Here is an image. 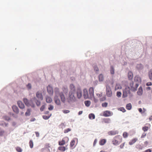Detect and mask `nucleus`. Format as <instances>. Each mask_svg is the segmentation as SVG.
I'll return each mask as SVG.
<instances>
[{
  "label": "nucleus",
  "mask_w": 152,
  "mask_h": 152,
  "mask_svg": "<svg viewBox=\"0 0 152 152\" xmlns=\"http://www.w3.org/2000/svg\"><path fill=\"white\" fill-rule=\"evenodd\" d=\"M54 101L55 103L58 105H59L61 104L60 101L58 98V96L56 95L54 97Z\"/></svg>",
  "instance_id": "13"
},
{
  "label": "nucleus",
  "mask_w": 152,
  "mask_h": 152,
  "mask_svg": "<svg viewBox=\"0 0 152 152\" xmlns=\"http://www.w3.org/2000/svg\"><path fill=\"white\" fill-rule=\"evenodd\" d=\"M152 150L150 149H148L145 151L144 152H151Z\"/></svg>",
  "instance_id": "58"
},
{
  "label": "nucleus",
  "mask_w": 152,
  "mask_h": 152,
  "mask_svg": "<svg viewBox=\"0 0 152 152\" xmlns=\"http://www.w3.org/2000/svg\"><path fill=\"white\" fill-rule=\"evenodd\" d=\"M130 92V91L129 88H125L123 91V97L124 98L128 96V94H129Z\"/></svg>",
  "instance_id": "4"
},
{
  "label": "nucleus",
  "mask_w": 152,
  "mask_h": 152,
  "mask_svg": "<svg viewBox=\"0 0 152 152\" xmlns=\"http://www.w3.org/2000/svg\"><path fill=\"white\" fill-rule=\"evenodd\" d=\"M46 102L47 103H50L52 101V99L48 96H47L46 97Z\"/></svg>",
  "instance_id": "31"
},
{
  "label": "nucleus",
  "mask_w": 152,
  "mask_h": 152,
  "mask_svg": "<svg viewBox=\"0 0 152 152\" xmlns=\"http://www.w3.org/2000/svg\"><path fill=\"white\" fill-rule=\"evenodd\" d=\"M110 72L112 75L114 74V69L113 66H111L110 68Z\"/></svg>",
  "instance_id": "39"
},
{
  "label": "nucleus",
  "mask_w": 152,
  "mask_h": 152,
  "mask_svg": "<svg viewBox=\"0 0 152 152\" xmlns=\"http://www.w3.org/2000/svg\"><path fill=\"white\" fill-rule=\"evenodd\" d=\"M111 120L109 118H104L102 120V122L106 124H109Z\"/></svg>",
  "instance_id": "21"
},
{
  "label": "nucleus",
  "mask_w": 152,
  "mask_h": 152,
  "mask_svg": "<svg viewBox=\"0 0 152 152\" xmlns=\"http://www.w3.org/2000/svg\"><path fill=\"white\" fill-rule=\"evenodd\" d=\"M128 78L129 80H132L133 77V74L131 72H129L128 73Z\"/></svg>",
  "instance_id": "27"
},
{
  "label": "nucleus",
  "mask_w": 152,
  "mask_h": 152,
  "mask_svg": "<svg viewBox=\"0 0 152 152\" xmlns=\"http://www.w3.org/2000/svg\"><path fill=\"white\" fill-rule=\"evenodd\" d=\"M94 70L95 71H98L99 70V68L98 67L96 66H95L94 67Z\"/></svg>",
  "instance_id": "52"
},
{
  "label": "nucleus",
  "mask_w": 152,
  "mask_h": 152,
  "mask_svg": "<svg viewBox=\"0 0 152 152\" xmlns=\"http://www.w3.org/2000/svg\"><path fill=\"white\" fill-rule=\"evenodd\" d=\"M36 96L39 99L42 100L43 99V97L42 93L38 92L36 93Z\"/></svg>",
  "instance_id": "14"
},
{
  "label": "nucleus",
  "mask_w": 152,
  "mask_h": 152,
  "mask_svg": "<svg viewBox=\"0 0 152 152\" xmlns=\"http://www.w3.org/2000/svg\"><path fill=\"white\" fill-rule=\"evenodd\" d=\"M97 142V140L96 139H95L94 141V143H93V145L94 146H95L96 144V143Z\"/></svg>",
  "instance_id": "61"
},
{
  "label": "nucleus",
  "mask_w": 152,
  "mask_h": 152,
  "mask_svg": "<svg viewBox=\"0 0 152 152\" xmlns=\"http://www.w3.org/2000/svg\"><path fill=\"white\" fill-rule=\"evenodd\" d=\"M137 140L138 139L137 138H133L129 142V144L130 145H132L134 144Z\"/></svg>",
  "instance_id": "16"
},
{
  "label": "nucleus",
  "mask_w": 152,
  "mask_h": 152,
  "mask_svg": "<svg viewBox=\"0 0 152 152\" xmlns=\"http://www.w3.org/2000/svg\"><path fill=\"white\" fill-rule=\"evenodd\" d=\"M122 88V86L119 83H117L115 87V90H117Z\"/></svg>",
  "instance_id": "28"
},
{
  "label": "nucleus",
  "mask_w": 152,
  "mask_h": 152,
  "mask_svg": "<svg viewBox=\"0 0 152 152\" xmlns=\"http://www.w3.org/2000/svg\"><path fill=\"white\" fill-rule=\"evenodd\" d=\"M148 76L149 79L152 80V69L150 70L148 72Z\"/></svg>",
  "instance_id": "34"
},
{
  "label": "nucleus",
  "mask_w": 152,
  "mask_h": 152,
  "mask_svg": "<svg viewBox=\"0 0 152 152\" xmlns=\"http://www.w3.org/2000/svg\"><path fill=\"white\" fill-rule=\"evenodd\" d=\"M35 102L36 103V104L37 106H39L40 104V102L38 100H36L35 101Z\"/></svg>",
  "instance_id": "51"
},
{
  "label": "nucleus",
  "mask_w": 152,
  "mask_h": 152,
  "mask_svg": "<svg viewBox=\"0 0 152 152\" xmlns=\"http://www.w3.org/2000/svg\"><path fill=\"white\" fill-rule=\"evenodd\" d=\"M115 139L118 142H121L122 141V137L119 135L116 136L114 137Z\"/></svg>",
  "instance_id": "18"
},
{
  "label": "nucleus",
  "mask_w": 152,
  "mask_h": 152,
  "mask_svg": "<svg viewBox=\"0 0 152 152\" xmlns=\"http://www.w3.org/2000/svg\"><path fill=\"white\" fill-rule=\"evenodd\" d=\"M148 144V142L147 141H146L145 142L144 144H145V146H144V147H146Z\"/></svg>",
  "instance_id": "64"
},
{
  "label": "nucleus",
  "mask_w": 152,
  "mask_h": 152,
  "mask_svg": "<svg viewBox=\"0 0 152 152\" xmlns=\"http://www.w3.org/2000/svg\"><path fill=\"white\" fill-rule=\"evenodd\" d=\"M118 131L117 130H112L108 132V134L109 135H114L118 134Z\"/></svg>",
  "instance_id": "11"
},
{
  "label": "nucleus",
  "mask_w": 152,
  "mask_h": 152,
  "mask_svg": "<svg viewBox=\"0 0 152 152\" xmlns=\"http://www.w3.org/2000/svg\"><path fill=\"white\" fill-rule=\"evenodd\" d=\"M4 133V131H0V136L2 135Z\"/></svg>",
  "instance_id": "63"
},
{
  "label": "nucleus",
  "mask_w": 152,
  "mask_h": 152,
  "mask_svg": "<svg viewBox=\"0 0 152 152\" xmlns=\"http://www.w3.org/2000/svg\"><path fill=\"white\" fill-rule=\"evenodd\" d=\"M108 105V103L107 102H104L102 103V105L103 107H107Z\"/></svg>",
  "instance_id": "47"
},
{
  "label": "nucleus",
  "mask_w": 152,
  "mask_h": 152,
  "mask_svg": "<svg viewBox=\"0 0 152 152\" xmlns=\"http://www.w3.org/2000/svg\"><path fill=\"white\" fill-rule=\"evenodd\" d=\"M146 135V134L145 133H143L142 134L141 136V138H143Z\"/></svg>",
  "instance_id": "59"
},
{
  "label": "nucleus",
  "mask_w": 152,
  "mask_h": 152,
  "mask_svg": "<svg viewBox=\"0 0 152 152\" xmlns=\"http://www.w3.org/2000/svg\"><path fill=\"white\" fill-rule=\"evenodd\" d=\"M76 94L77 97L78 99H80L82 96V91L80 88L77 89Z\"/></svg>",
  "instance_id": "8"
},
{
  "label": "nucleus",
  "mask_w": 152,
  "mask_h": 152,
  "mask_svg": "<svg viewBox=\"0 0 152 152\" xmlns=\"http://www.w3.org/2000/svg\"><path fill=\"white\" fill-rule=\"evenodd\" d=\"M106 140L105 139H103L101 140L99 142L100 145H104L106 142Z\"/></svg>",
  "instance_id": "29"
},
{
  "label": "nucleus",
  "mask_w": 152,
  "mask_h": 152,
  "mask_svg": "<svg viewBox=\"0 0 152 152\" xmlns=\"http://www.w3.org/2000/svg\"><path fill=\"white\" fill-rule=\"evenodd\" d=\"M23 101L26 105H27V106H29L30 105L28 101L26 98H23Z\"/></svg>",
  "instance_id": "32"
},
{
  "label": "nucleus",
  "mask_w": 152,
  "mask_h": 152,
  "mask_svg": "<svg viewBox=\"0 0 152 152\" xmlns=\"http://www.w3.org/2000/svg\"><path fill=\"white\" fill-rule=\"evenodd\" d=\"M123 137L124 138H126L128 136V134L126 132H124L123 134Z\"/></svg>",
  "instance_id": "44"
},
{
  "label": "nucleus",
  "mask_w": 152,
  "mask_h": 152,
  "mask_svg": "<svg viewBox=\"0 0 152 152\" xmlns=\"http://www.w3.org/2000/svg\"><path fill=\"white\" fill-rule=\"evenodd\" d=\"M76 145L75 141L74 140H72L71 141L70 144V147L71 149H73L75 148Z\"/></svg>",
  "instance_id": "12"
},
{
  "label": "nucleus",
  "mask_w": 152,
  "mask_h": 152,
  "mask_svg": "<svg viewBox=\"0 0 152 152\" xmlns=\"http://www.w3.org/2000/svg\"><path fill=\"white\" fill-rule=\"evenodd\" d=\"M125 145V142L121 144L120 146V148L121 149H122L123 148Z\"/></svg>",
  "instance_id": "56"
},
{
  "label": "nucleus",
  "mask_w": 152,
  "mask_h": 152,
  "mask_svg": "<svg viewBox=\"0 0 152 152\" xmlns=\"http://www.w3.org/2000/svg\"><path fill=\"white\" fill-rule=\"evenodd\" d=\"M59 96L61 98V101L63 103H65L66 102V98L63 92H61L59 93Z\"/></svg>",
  "instance_id": "7"
},
{
  "label": "nucleus",
  "mask_w": 152,
  "mask_h": 152,
  "mask_svg": "<svg viewBox=\"0 0 152 152\" xmlns=\"http://www.w3.org/2000/svg\"><path fill=\"white\" fill-rule=\"evenodd\" d=\"M71 131V129L70 128H68L67 129H65L64 130V132L65 133H68V132L70 131Z\"/></svg>",
  "instance_id": "48"
},
{
  "label": "nucleus",
  "mask_w": 152,
  "mask_h": 152,
  "mask_svg": "<svg viewBox=\"0 0 152 152\" xmlns=\"http://www.w3.org/2000/svg\"><path fill=\"white\" fill-rule=\"evenodd\" d=\"M134 81L135 82L140 83L141 82V80L140 77L136 76L134 78Z\"/></svg>",
  "instance_id": "20"
},
{
  "label": "nucleus",
  "mask_w": 152,
  "mask_h": 152,
  "mask_svg": "<svg viewBox=\"0 0 152 152\" xmlns=\"http://www.w3.org/2000/svg\"><path fill=\"white\" fill-rule=\"evenodd\" d=\"M67 149L64 146H60L58 148V150L61 151H64Z\"/></svg>",
  "instance_id": "25"
},
{
  "label": "nucleus",
  "mask_w": 152,
  "mask_h": 152,
  "mask_svg": "<svg viewBox=\"0 0 152 152\" xmlns=\"http://www.w3.org/2000/svg\"><path fill=\"white\" fill-rule=\"evenodd\" d=\"M47 91L49 94L50 95H52L53 94V88L52 87L50 86H48L47 87Z\"/></svg>",
  "instance_id": "9"
},
{
  "label": "nucleus",
  "mask_w": 152,
  "mask_h": 152,
  "mask_svg": "<svg viewBox=\"0 0 152 152\" xmlns=\"http://www.w3.org/2000/svg\"><path fill=\"white\" fill-rule=\"evenodd\" d=\"M146 86H150L152 85V83L151 82H148L146 83Z\"/></svg>",
  "instance_id": "60"
},
{
  "label": "nucleus",
  "mask_w": 152,
  "mask_h": 152,
  "mask_svg": "<svg viewBox=\"0 0 152 152\" xmlns=\"http://www.w3.org/2000/svg\"><path fill=\"white\" fill-rule=\"evenodd\" d=\"M121 110L123 112H124L126 111L125 109L123 107H122L121 108Z\"/></svg>",
  "instance_id": "62"
},
{
  "label": "nucleus",
  "mask_w": 152,
  "mask_h": 152,
  "mask_svg": "<svg viewBox=\"0 0 152 152\" xmlns=\"http://www.w3.org/2000/svg\"><path fill=\"white\" fill-rule=\"evenodd\" d=\"M0 125L5 126H7V124L3 121H0Z\"/></svg>",
  "instance_id": "46"
},
{
  "label": "nucleus",
  "mask_w": 152,
  "mask_h": 152,
  "mask_svg": "<svg viewBox=\"0 0 152 152\" xmlns=\"http://www.w3.org/2000/svg\"><path fill=\"white\" fill-rule=\"evenodd\" d=\"M106 99V97L105 96H103L100 99V100L101 101H103L105 100Z\"/></svg>",
  "instance_id": "53"
},
{
  "label": "nucleus",
  "mask_w": 152,
  "mask_h": 152,
  "mask_svg": "<svg viewBox=\"0 0 152 152\" xmlns=\"http://www.w3.org/2000/svg\"><path fill=\"white\" fill-rule=\"evenodd\" d=\"M136 148L139 150H142L144 148V146L140 144H138L136 145L135 146Z\"/></svg>",
  "instance_id": "26"
},
{
  "label": "nucleus",
  "mask_w": 152,
  "mask_h": 152,
  "mask_svg": "<svg viewBox=\"0 0 152 152\" xmlns=\"http://www.w3.org/2000/svg\"><path fill=\"white\" fill-rule=\"evenodd\" d=\"M143 65L141 64H139L137 65V68L139 70H141L143 68Z\"/></svg>",
  "instance_id": "30"
},
{
  "label": "nucleus",
  "mask_w": 152,
  "mask_h": 152,
  "mask_svg": "<svg viewBox=\"0 0 152 152\" xmlns=\"http://www.w3.org/2000/svg\"><path fill=\"white\" fill-rule=\"evenodd\" d=\"M53 109V106L52 105H50V107L48 108V109L50 110H52Z\"/></svg>",
  "instance_id": "55"
},
{
  "label": "nucleus",
  "mask_w": 152,
  "mask_h": 152,
  "mask_svg": "<svg viewBox=\"0 0 152 152\" xmlns=\"http://www.w3.org/2000/svg\"><path fill=\"white\" fill-rule=\"evenodd\" d=\"M31 109H28L27 110V111L26 112L25 115L26 116H29L31 114Z\"/></svg>",
  "instance_id": "33"
},
{
  "label": "nucleus",
  "mask_w": 152,
  "mask_h": 152,
  "mask_svg": "<svg viewBox=\"0 0 152 152\" xmlns=\"http://www.w3.org/2000/svg\"><path fill=\"white\" fill-rule=\"evenodd\" d=\"M69 140L67 137H65L63 138L61 141H58V145L60 146H63L66 143H67Z\"/></svg>",
  "instance_id": "3"
},
{
  "label": "nucleus",
  "mask_w": 152,
  "mask_h": 152,
  "mask_svg": "<svg viewBox=\"0 0 152 152\" xmlns=\"http://www.w3.org/2000/svg\"><path fill=\"white\" fill-rule=\"evenodd\" d=\"M26 87L29 89H31V86L30 83H28Z\"/></svg>",
  "instance_id": "50"
},
{
  "label": "nucleus",
  "mask_w": 152,
  "mask_h": 152,
  "mask_svg": "<svg viewBox=\"0 0 152 152\" xmlns=\"http://www.w3.org/2000/svg\"><path fill=\"white\" fill-rule=\"evenodd\" d=\"M112 115V113L110 111L106 110L103 112V115L104 117L110 116Z\"/></svg>",
  "instance_id": "5"
},
{
  "label": "nucleus",
  "mask_w": 152,
  "mask_h": 152,
  "mask_svg": "<svg viewBox=\"0 0 152 152\" xmlns=\"http://www.w3.org/2000/svg\"><path fill=\"white\" fill-rule=\"evenodd\" d=\"M18 104L19 107L21 109H23L25 106L22 102L20 101H18L17 102Z\"/></svg>",
  "instance_id": "15"
},
{
  "label": "nucleus",
  "mask_w": 152,
  "mask_h": 152,
  "mask_svg": "<svg viewBox=\"0 0 152 152\" xmlns=\"http://www.w3.org/2000/svg\"><path fill=\"white\" fill-rule=\"evenodd\" d=\"M121 142H118V140H115V138L114 137L113 140L112 141V144L113 145H118Z\"/></svg>",
  "instance_id": "22"
},
{
  "label": "nucleus",
  "mask_w": 152,
  "mask_h": 152,
  "mask_svg": "<svg viewBox=\"0 0 152 152\" xmlns=\"http://www.w3.org/2000/svg\"><path fill=\"white\" fill-rule=\"evenodd\" d=\"M143 93V90L141 86H140L139 88L138 91H137V94L138 95L141 96L142 94Z\"/></svg>",
  "instance_id": "24"
},
{
  "label": "nucleus",
  "mask_w": 152,
  "mask_h": 152,
  "mask_svg": "<svg viewBox=\"0 0 152 152\" xmlns=\"http://www.w3.org/2000/svg\"><path fill=\"white\" fill-rule=\"evenodd\" d=\"M54 92L56 94H58L59 92V90L58 88H56L54 89Z\"/></svg>",
  "instance_id": "43"
},
{
  "label": "nucleus",
  "mask_w": 152,
  "mask_h": 152,
  "mask_svg": "<svg viewBox=\"0 0 152 152\" xmlns=\"http://www.w3.org/2000/svg\"><path fill=\"white\" fill-rule=\"evenodd\" d=\"M62 111L64 113H65V114L68 113H69L70 112V111L69 110H62Z\"/></svg>",
  "instance_id": "54"
},
{
  "label": "nucleus",
  "mask_w": 152,
  "mask_h": 152,
  "mask_svg": "<svg viewBox=\"0 0 152 152\" xmlns=\"http://www.w3.org/2000/svg\"><path fill=\"white\" fill-rule=\"evenodd\" d=\"M99 81H103V80H104V77H103V76L102 74H100L99 75Z\"/></svg>",
  "instance_id": "38"
},
{
  "label": "nucleus",
  "mask_w": 152,
  "mask_h": 152,
  "mask_svg": "<svg viewBox=\"0 0 152 152\" xmlns=\"http://www.w3.org/2000/svg\"><path fill=\"white\" fill-rule=\"evenodd\" d=\"M70 90L69 91H72V92H75V88L74 85L70 84L69 86Z\"/></svg>",
  "instance_id": "19"
},
{
  "label": "nucleus",
  "mask_w": 152,
  "mask_h": 152,
  "mask_svg": "<svg viewBox=\"0 0 152 152\" xmlns=\"http://www.w3.org/2000/svg\"><path fill=\"white\" fill-rule=\"evenodd\" d=\"M45 108V105H42L40 109V111H43Z\"/></svg>",
  "instance_id": "57"
},
{
  "label": "nucleus",
  "mask_w": 152,
  "mask_h": 152,
  "mask_svg": "<svg viewBox=\"0 0 152 152\" xmlns=\"http://www.w3.org/2000/svg\"><path fill=\"white\" fill-rule=\"evenodd\" d=\"M16 151L18 152H22V150L20 147H17L16 148Z\"/></svg>",
  "instance_id": "45"
},
{
  "label": "nucleus",
  "mask_w": 152,
  "mask_h": 152,
  "mask_svg": "<svg viewBox=\"0 0 152 152\" xmlns=\"http://www.w3.org/2000/svg\"><path fill=\"white\" fill-rule=\"evenodd\" d=\"M29 146L31 148H32L33 147V142L32 140H30L29 142Z\"/></svg>",
  "instance_id": "41"
},
{
  "label": "nucleus",
  "mask_w": 152,
  "mask_h": 152,
  "mask_svg": "<svg viewBox=\"0 0 152 152\" xmlns=\"http://www.w3.org/2000/svg\"><path fill=\"white\" fill-rule=\"evenodd\" d=\"M83 96L84 97L85 99H87L90 98L87 89H84L83 90Z\"/></svg>",
  "instance_id": "6"
},
{
  "label": "nucleus",
  "mask_w": 152,
  "mask_h": 152,
  "mask_svg": "<svg viewBox=\"0 0 152 152\" xmlns=\"http://www.w3.org/2000/svg\"><path fill=\"white\" fill-rule=\"evenodd\" d=\"M51 114H50V115L47 116L46 115H43L42 117L45 120H47L51 116Z\"/></svg>",
  "instance_id": "40"
},
{
  "label": "nucleus",
  "mask_w": 152,
  "mask_h": 152,
  "mask_svg": "<svg viewBox=\"0 0 152 152\" xmlns=\"http://www.w3.org/2000/svg\"><path fill=\"white\" fill-rule=\"evenodd\" d=\"M89 95L90 97L91 98L94 96V88L93 87H91L89 90Z\"/></svg>",
  "instance_id": "10"
},
{
  "label": "nucleus",
  "mask_w": 152,
  "mask_h": 152,
  "mask_svg": "<svg viewBox=\"0 0 152 152\" xmlns=\"http://www.w3.org/2000/svg\"><path fill=\"white\" fill-rule=\"evenodd\" d=\"M126 108L128 110H130L131 109L132 106L131 103H129L126 105Z\"/></svg>",
  "instance_id": "35"
},
{
  "label": "nucleus",
  "mask_w": 152,
  "mask_h": 152,
  "mask_svg": "<svg viewBox=\"0 0 152 152\" xmlns=\"http://www.w3.org/2000/svg\"><path fill=\"white\" fill-rule=\"evenodd\" d=\"M106 87L107 96L109 97H111L112 95V93L110 87L109 86L107 85L106 86Z\"/></svg>",
  "instance_id": "2"
},
{
  "label": "nucleus",
  "mask_w": 152,
  "mask_h": 152,
  "mask_svg": "<svg viewBox=\"0 0 152 152\" xmlns=\"http://www.w3.org/2000/svg\"><path fill=\"white\" fill-rule=\"evenodd\" d=\"M13 111L16 113L18 114L19 112V110L18 107L15 105H13L12 107Z\"/></svg>",
  "instance_id": "17"
},
{
  "label": "nucleus",
  "mask_w": 152,
  "mask_h": 152,
  "mask_svg": "<svg viewBox=\"0 0 152 152\" xmlns=\"http://www.w3.org/2000/svg\"><path fill=\"white\" fill-rule=\"evenodd\" d=\"M75 92L69 91L68 96L66 99L67 102H73L75 100Z\"/></svg>",
  "instance_id": "1"
},
{
  "label": "nucleus",
  "mask_w": 152,
  "mask_h": 152,
  "mask_svg": "<svg viewBox=\"0 0 152 152\" xmlns=\"http://www.w3.org/2000/svg\"><path fill=\"white\" fill-rule=\"evenodd\" d=\"M84 103L86 106L89 107L91 104V102L89 101H86L84 102Z\"/></svg>",
  "instance_id": "37"
},
{
  "label": "nucleus",
  "mask_w": 152,
  "mask_h": 152,
  "mask_svg": "<svg viewBox=\"0 0 152 152\" xmlns=\"http://www.w3.org/2000/svg\"><path fill=\"white\" fill-rule=\"evenodd\" d=\"M88 117L90 119H94L95 118V116L94 114L91 113L89 114Z\"/></svg>",
  "instance_id": "36"
},
{
  "label": "nucleus",
  "mask_w": 152,
  "mask_h": 152,
  "mask_svg": "<svg viewBox=\"0 0 152 152\" xmlns=\"http://www.w3.org/2000/svg\"><path fill=\"white\" fill-rule=\"evenodd\" d=\"M50 148V145L49 143H46L45 145V147L41 149V151H43L44 150L47 149H48L49 148Z\"/></svg>",
  "instance_id": "23"
},
{
  "label": "nucleus",
  "mask_w": 152,
  "mask_h": 152,
  "mask_svg": "<svg viewBox=\"0 0 152 152\" xmlns=\"http://www.w3.org/2000/svg\"><path fill=\"white\" fill-rule=\"evenodd\" d=\"M148 129V127L147 126H145L142 127V130L144 132L147 131Z\"/></svg>",
  "instance_id": "42"
},
{
  "label": "nucleus",
  "mask_w": 152,
  "mask_h": 152,
  "mask_svg": "<svg viewBox=\"0 0 152 152\" xmlns=\"http://www.w3.org/2000/svg\"><path fill=\"white\" fill-rule=\"evenodd\" d=\"M121 93L120 92H117L116 94V95L118 97H121Z\"/></svg>",
  "instance_id": "49"
}]
</instances>
